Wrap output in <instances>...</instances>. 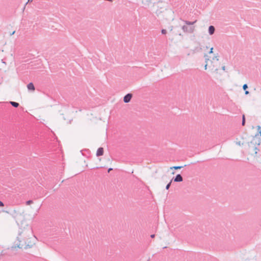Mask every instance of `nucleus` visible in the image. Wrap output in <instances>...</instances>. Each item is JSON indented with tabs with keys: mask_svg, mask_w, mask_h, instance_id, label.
Wrapping results in <instances>:
<instances>
[{
	"mask_svg": "<svg viewBox=\"0 0 261 261\" xmlns=\"http://www.w3.org/2000/svg\"><path fill=\"white\" fill-rule=\"evenodd\" d=\"M154 237H155V234H151V236H150V237H151V238H154Z\"/></svg>",
	"mask_w": 261,
	"mask_h": 261,
	"instance_id": "393cba45",
	"label": "nucleus"
},
{
	"mask_svg": "<svg viewBox=\"0 0 261 261\" xmlns=\"http://www.w3.org/2000/svg\"><path fill=\"white\" fill-rule=\"evenodd\" d=\"M207 63H206V64H205V66H204V69H205V70H206V69H207Z\"/></svg>",
	"mask_w": 261,
	"mask_h": 261,
	"instance_id": "b1692460",
	"label": "nucleus"
},
{
	"mask_svg": "<svg viewBox=\"0 0 261 261\" xmlns=\"http://www.w3.org/2000/svg\"><path fill=\"white\" fill-rule=\"evenodd\" d=\"M33 201H32V200H28V201H27L26 202V204H27V205H30V204H31L33 203Z\"/></svg>",
	"mask_w": 261,
	"mask_h": 261,
	"instance_id": "a211bd4d",
	"label": "nucleus"
},
{
	"mask_svg": "<svg viewBox=\"0 0 261 261\" xmlns=\"http://www.w3.org/2000/svg\"><path fill=\"white\" fill-rule=\"evenodd\" d=\"M249 93V91H247V90H245V94L246 95H247V94H248Z\"/></svg>",
	"mask_w": 261,
	"mask_h": 261,
	"instance_id": "5701e85b",
	"label": "nucleus"
},
{
	"mask_svg": "<svg viewBox=\"0 0 261 261\" xmlns=\"http://www.w3.org/2000/svg\"><path fill=\"white\" fill-rule=\"evenodd\" d=\"M182 30L185 33H193L195 31V27L194 26H191L190 27H188L186 25H183L182 27Z\"/></svg>",
	"mask_w": 261,
	"mask_h": 261,
	"instance_id": "f03ea898",
	"label": "nucleus"
},
{
	"mask_svg": "<svg viewBox=\"0 0 261 261\" xmlns=\"http://www.w3.org/2000/svg\"><path fill=\"white\" fill-rule=\"evenodd\" d=\"M36 239L33 233L32 228L29 227L19 233L17 240L15 242L16 246L12 247V249L15 248L16 247L24 249L31 248L35 244Z\"/></svg>",
	"mask_w": 261,
	"mask_h": 261,
	"instance_id": "f257e3e1",
	"label": "nucleus"
},
{
	"mask_svg": "<svg viewBox=\"0 0 261 261\" xmlns=\"http://www.w3.org/2000/svg\"><path fill=\"white\" fill-rule=\"evenodd\" d=\"M248 88V85L247 84H245L244 85H243V89L244 90H246V89Z\"/></svg>",
	"mask_w": 261,
	"mask_h": 261,
	"instance_id": "f3484780",
	"label": "nucleus"
},
{
	"mask_svg": "<svg viewBox=\"0 0 261 261\" xmlns=\"http://www.w3.org/2000/svg\"><path fill=\"white\" fill-rule=\"evenodd\" d=\"M10 103L13 107L15 108H17L19 106V103L16 102L10 101Z\"/></svg>",
	"mask_w": 261,
	"mask_h": 261,
	"instance_id": "9d476101",
	"label": "nucleus"
},
{
	"mask_svg": "<svg viewBox=\"0 0 261 261\" xmlns=\"http://www.w3.org/2000/svg\"><path fill=\"white\" fill-rule=\"evenodd\" d=\"M33 1V0H28V3L29 2H30V1Z\"/></svg>",
	"mask_w": 261,
	"mask_h": 261,
	"instance_id": "c85d7f7f",
	"label": "nucleus"
},
{
	"mask_svg": "<svg viewBox=\"0 0 261 261\" xmlns=\"http://www.w3.org/2000/svg\"><path fill=\"white\" fill-rule=\"evenodd\" d=\"M250 143L251 144H253L254 145H259L260 144H261V142H258V143L257 142H254V139H253V140L250 142Z\"/></svg>",
	"mask_w": 261,
	"mask_h": 261,
	"instance_id": "9b49d317",
	"label": "nucleus"
},
{
	"mask_svg": "<svg viewBox=\"0 0 261 261\" xmlns=\"http://www.w3.org/2000/svg\"><path fill=\"white\" fill-rule=\"evenodd\" d=\"M4 205L3 202L2 201H0V206H3Z\"/></svg>",
	"mask_w": 261,
	"mask_h": 261,
	"instance_id": "4be33fe9",
	"label": "nucleus"
},
{
	"mask_svg": "<svg viewBox=\"0 0 261 261\" xmlns=\"http://www.w3.org/2000/svg\"><path fill=\"white\" fill-rule=\"evenodd\" d=\"M222 69H223V70H225V66H223V67H222Z\"/></svg>",
	"mask_w": 261,
	"mask_h": 261,
	"instance_id": "bb28decb",
	"label": "nucleus"
},
{
	"mask_svg": "<svg viewBox=\"0 0 261 261\" xmlns=\"http://www.w3.org/2000/svg\"><path fill=\"white\" fill-rule=\"evenodd\" d=\"M204 57L205 58V63H207V61L209 60L208 56L207 55L205 54L204 56Z\"/></svg>",
	"mask_w": 261,
	"mask_h": 261,
	"instance_id": "dca6fc26",
	"label": "nucleus"
},
{
	"mask_svg": "<svg viewBox=\"0 0 261 261\" xmlns=\"http://www.w3.org/2000/svg\"><path fill=\"white\" fill-rule=\"evenodd\" d=\"M133 97V94L127 93L123 97V101L125 103H128Z\"/></svg>",
	"mask_w": 261,
	"mask_h": 261,
	"instance_id": "7ed1b4c3",
	"label": "nucleus"
},
{
	"mask_svg": "<svg viewBox=\"0 0 261 261\" xmlns=\"http://www.w3.org/2000/svg\"><path fill=\"white\" fill-rule=\"evenodd\" d=\"M213 60H216L217 61L219 60V57L218 56H216L213 57Z\"/></svg>",
	"mask_w": 261,
	"mask_h": 261,
	"instance_id": "aec40b11",
	"label": "nucleus"
},
{
	"mask_svg": "<svg viewBox=\"0 0 261 261\" xmlns=\"http://www.w3.org/2000/svg\"><path fill=\"white\" fill-rule=\"evenodd\" d=\"M14 33H15V31L13 32L11 34V35H13Z\"/></svg>",
	"mask_w": 261,
	"mask_h": 261,
	"instance_id": "cd10ccee",
	"label": "nucleus"
},
{
	"mask_svg": "<svg viewBox=\"0 0 261 261\" xmlns=\"http://www.w3.org/2000/svg\"><path fill=\"white\" fill-rule=\"evenodd\" d=\"M147 261H149V260H148Z\"/></svg>",
	"mask_w": 261,
	"mask_h": 261,
	"instance_id": "c756f323",
	"label": "nucleus"
},
{
	"mask_svg": "<svg viewBox=\"0 0 261 261\" xmlns=\"http://www.w3.org/2000/svg\"><path fill=\"white\" fill-rule=\"evenodd\" d=\"M103 153V149L102 147H99L96 152V155L97 156H101Z\"/></svg>",
	"mask_w": 261,
	"mask_h": 261,
	"instance_id": "423d86ee",
	"label": "nucleus"
},
{
	"mask_svg": "<svg viewBox=\"0 0 261 261\" xmlns=\"http://www.w3.org/2000/svg\"><path fill=\"white\" fill-rule=\"evenodd\" d=\"M253 150H254V153L255 154H256L258 153V152L259 151V149L256 146V145H254Z\"/></svg>",
	"mask_w": 261,
	"mask_h": 261,
	"instance_id": "ddd939ff",
	"label": "nucleus"
},
{
	"mask_svg": "<svg viewBox=\"0 0 261 261\" xmlns=\"http://www.w3.org/2000/svg\"><path fill=\"white\" fill-rule=\"evenodd\" d=\"M260 90L261 91V89H260Z\"/></svg>",
	"mask_w": 261,
	"mask_h": 261,
	"instance_id": "7c9ffc66",
	"label": "nucleus"
},
{
	"mask_svg": "<svg viewBox=\"0 0 261 261\" xmlns=\"http://www.w3.org/2000/svg\"><path fill=\"white\" fill-rule=\"evenodd\" d=\"M27 88H28V90H33V91L35 90V87L32 83H30L27 85Z\"/></svg>",
	"mask_w": 261,
	"mask_h": 261,
	"instance_id": "6e6552de",
	"label": "nucleus"
},
{
	"mask_svg": "<svg viewBox=\"0 0 261 261\" xmlns=\"http://www.w3.org/2000/svg\"><path fill=\"white\" fill-rule=\"evenodd\" d=\"M213 53V47H212L211 49H210V50L209 51L208 53L210 54H211Z\"/></svg>",
	"mask_w": 261,
	"mask_h": 261,
	"instance_id": "412c9836",
	"label": "nucleus"
},
{
	"mask_svg": "<svg viewBox=\"0 0 261 261\" xmlns=\"http://www.w3.org/2000/svg\"><path fill=\"white\" fill-rule=\"evenodd\" d=\"M257 130H258V133H256L254 136H253V139H254V138H256L257 137V136H261V127L259 125H258L257 126Z\"/></svg>",
	"mask_w": 261,
	"mask_h": 261,
	"instance_id": "0eeeda50",
	"label": "nucleus"
},
{
	"mask_svg": "<svg viewBox=\"0 0 261 261\" xmlns=\"http://www.w3.org/2000/svg\"><path fill=\"white\" fill-rule=\"evenodd\" d=\"M175 182H181L183 180V178L182 176L180 174H178L176 175L175 177H173L172 179Z\"/></svg>",
	"mask_w": 261,
	"mask_h": 261,
	"instance_id": "20e7f679",
	"label": "nucleus"
},
{
	"mask_svg": "<svg viewBox=\"0 0 261 261\" xmlns=\"http://www.w3.org/2000/svg\"><path fill=\"white\" fill-rule=\"evenodd\" d=\"M245 122H246V120H245V116L244 115H243V116H242V125L243 126H244L245 125Z\"/></svg>",
	"mask_w": 261,
	"mask_h": 261,
	"instance_id": "f8f14e48",
	"label": "nucleus"
},
{
	"mask_svg": "<svg viewBox=\"0 0 261 261\" xmlns=\"http://www.w3.org/2000/svg\"><path fill=\"white\" fill-rule=\"evenodd\" d=\"M172 181V179H171L170 180V181L166 185V190H168L169 189L170 187L171 186Z\"/></svg>",
	"mask_w": 261,
	"mask_h": 261,
	"instance_id": "4468645a",
	"label": "nucleus"
},
{
	"mask_svg": "<svg viewBox=\"0 0 261 261\" xmlns=\"http://www.w3.org/2000/svg\"><path fill=\"white\" fill-rule=\"evenodd\" d=\"M184 166H173L172 167H171L170 168L172 169H174L175 170L176 169H180L181 168H182Z\"/></svg>",
	"mask_w": 261,
	"mask_h": 261,
	"instance_id": "2eb2a0df",
	"label": "nucleus"
},
{
	"mask_svg": "<svg viewBox=\"0 0 261 261\" xmlns=\"http://www.w3.org/2000/svg\"><path fill=\"white\" fill-rule=\"evenodd\" d=\"M113 170V168H109V169H108V172H110V171H111V170Z\"/></svg>",
	"mask_w": 261,
	"mask_h": 261,
	"instance_id": "a878e982",
	"label": "nucleus"
},
{
	"mask_svg": "<svg viewBox=\"0 0 261 261\" xmlns=\"http://www.w3.org/2000/svg\"><path fill=\"white\" fill-rule=\"evenodd\" d=\"M161 33L162 34H166L167 33V31L165 29H162L161 30Z\"/></svg>",
	"mask_w": 261,
	"mask_h": 261,
	"instance_id": "6ab92c4d",
	"label": "nucleus"
},
{
	"mask_svg": "<svg viewBox=\"0 0 261 261\" xmlns=\"http://www.w3.org/2000/svg\"><path fill=\"white\" fill-rule=\"evenodd\" d=\"M215 31V28L213 25H210L208 27V33L210 35H212L214 34Z\"/></svg>",
	"mask_w": 261,
	"mask_h": 261,
	"instance_id": "39448f33",
	"label": "nucleus"
},
{
	"mask_svg": "<svg viewBox=\"0 0 261 261\" xmlns=\"http://www.w3.org/2000/svg\"><path fill=\"white\" fill-rule=\"evenodd\" d=\"M197 21V20H195L194 21H188V20H184V22L185 23L187 24V25H193Z\"/></svg>",
	"mask_w": 261,
	"mask_h": 261,
	"instance_id": "1a4fd4ad",
	"label": "nucleus"
}]
</instances>
